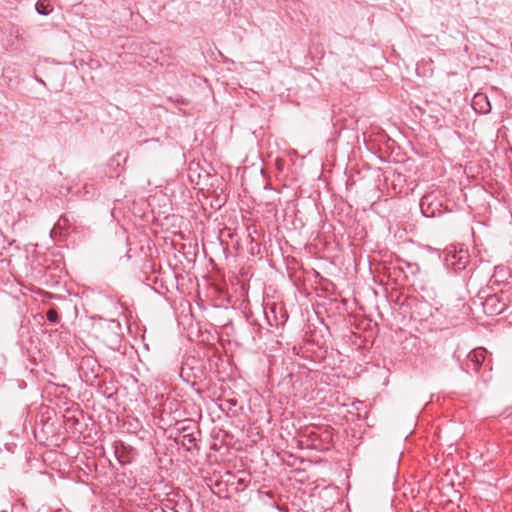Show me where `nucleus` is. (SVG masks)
I'll use <instances>...</instances> for the list:
<instances>
[{"label":"nucleus","instance_id":"8","mask_svg":"<svg viewBox=\"0 0 512 512\" xmlns=\"http://www.w3.org/2000/svg\"><path fill=\"white\" fill-rule=\"evenodd\" d=\"M425 198H426V197H424V198L421 200L420 205H421V210H422L423 214H424V215H427V214H426V212L424 211V208H423Z\"/></svg>","mask_w":512,"mask_h":512},{"label":"nucleus","instance_id":"5","mask_svg":"<svg viewBox=\"0 0 512 512\" xmlns=\"http://www.w3.org/2000/svg\"><path fill=\"white\" fill-rule=\"evenodd\" d=\"M89 366L91 365L92 366V373H94V366L96 365L98 368L100 367L99 365L96 364V361H94L93 359L91 358H87V359H83L82 362H81V366H80V369L81 371H84V367L85 366ZM84 375L87 377V380L86 381H89V376L86 372H83Z\"/></svg>","mask_w":512,"mask_h":512},{"label":"nucleus","instance_id":"6","mask_svg":"<svg viewBox=\"0 0 512 512\" xmlns=\"http://www.w3.org/2000/svg\"><path fill=\"white\" fill-rule=\"evenodd\" d=\"M47 319L52 323H58L59 316L55 309L51 308L47 311Z\"/></svg>","mask_w":512,"mask_h":512},{"label":"nucleus","instance_id":"7","mask_svg":"<svg viewBox=\"0 0 512 512\" xmlns=\"http://www.w3.org/2000/svg\"><path fill=\"white\" fill-rule=\"evenodd\" d=\"M183 445H186V444H194V441H195V438L192 436V435H184L183 436Z\"/></svg>","mask_w":512,"mask_h":512},{"label":"nucleus","instance_id":"1","mask_svg":"<svg viewBox=\"0 0 512 512\" xmlns=\"http://www.w3.org/2000/svg\"><path fill=\"white\" fill-rule=\"evenodd\" d=\"M486 358V350L482 347L472 350L467 356V369L478 372Z\"/></svg>","mask_w":512,"mask_h":512},{"label":"nucleus","instance_id":"2","mask_svg":"<svg viewBox=\"0 0 512 512\" xmlns=\"http://www.w3.org/2000/svg\"><path fill=\"white\" fill-rule=\"evenodd\" d=\"M505 308V304L500 303L496 296H490L484 303V310L489 314H499Z\"/></svg>","mask_w":512,"mask_h":512},{"label":"nucleus","instance_id":"4","mask_svg":"<svg viewBox=\"0 0 512 512\" xmlns=\"http://www.w3.org/2000/svg\"><path fill=\"white\" fill-rule=\"evenodd\" d=\"M35 9L40 15L44 16L48 15L52 11L51 6L46 4L44 1H38L35 4Z\"/></svg>","mask_w":512,"mask_h":512},{"label":"nucleus","instance_id":"3","mask_svg":"<svg viewBox=\"0 0 512 512\" xmlns=\"http://www.w3.org/2000/svg\"><path fill=\"white\" fill-rule=\"evenodd\" d=\"M473 107L475 110H479L482 113L490 111L491 106L487 97L483 94H476L473 98Z\"/></svg>","mask_w":512,"mask_h":512}]
</instances>
